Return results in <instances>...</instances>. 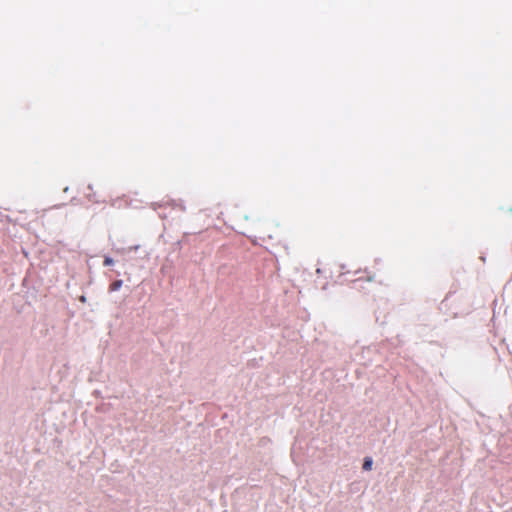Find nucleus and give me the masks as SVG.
Returning a JSON list of instances; mask_svg holds the SVG:
<instances>
[{
  "label": "nucleus",
  "instance_id": "obj_1",
  "mask_svg": "<svg viewBox=\"0 0 512 512\" xmlns=\"http://www.w3.org/2000/svg\"><path fill=\"white\" fill-rule=\"evenodd\" d=\"M123 281L122 280H116L113 283L110 284L109 290L111 292L117 291L122 287Z\"/></svg>",
  "mask_w": 512,
  "mask_h": 512
},
{
  "label": "nucleus",
  "instance_id": "obj_2",
  "mask_svg": "<svg viewBox=\"0 0 512 512\" xmlns=\"http://www.w3.org/2000/svg\"><path fill=\"white\" fill-rule=\"evenodd\" d=\"M372 464H373V461L370 457L365 458L364 463H363V469L366 471L371 470Z\"/></svg>",
  "mask_w": 512,
  "mask_h": 512
},
{
  "label": "nucleus",
  "instance_id": "obj_3",
  "mask_svg": "<svg viewBox=\"0 0 512 512\" xmlns=\"http://www.w3.org/2000/svg\"><path fill=\"white\" fill-rule=\"evenodd\" d=\"M171 206L173 208H178L181 211L185 209V207L181 203H176L175 201H172Z\"/></svg>",
  "mask_w": 512,
  "mask_h": 512
},
{
  "label": "nucleus",
  "instance_id": "obj_4",
  "mask_svg": "<svg viewBox=\"0 0 512 512\" xmlns=\"http://www.w3.org/2000/svg\"><path fill=\"white\" fill-rule=\"evenodd\" d=\"M113 263H114V261H113V259H112V258H110V257H105V259H104V265H105V266H110V265H112Z\"/></svg>",
  "mask_w": 512,
  "mask_h": 512
}]
</instances>
